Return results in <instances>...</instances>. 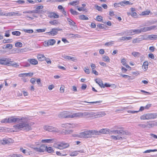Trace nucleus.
Wrapping results in <instances>:
<instances>
[{"label": "nucleus", "mask_w": 157, "mask_h": 157, "mask_svg": "<svg viewBox=\"0 0 157 157\" xmlns=\"http://www.w3.org/2000/svg\"><path fill=\"white\" fill-rule=\"evenodd\" d=\"M28 119L26 117L13 116L5 118L2 120L1 122L5 123H19L13 125V127L15 129L14 131L19 132L21 130L28 131L32 129L31 126L34 123L28 122Z\"/></svg>", "instance_id": "nucleus-1"}, {"label": "nucleus", "mask_w": 157, "mask_h": 157, "mask_svg": "<svg viewBox=\"0 0 157 157\" xmlns=\"http://www.w3.org/2000/svg\"><path fill=\"white\" fill-rule=\"evenodd\" d=\"M97 131L96 130H87L82 132L78 134L73 135V136L80 138H91L92 135H97Z\"/></svg>", "instance_id": "nucleus-2"}, {"label": "nucleus", "mask_w": 157, "mask_h": 157, "mask_svg": "<svg viewBox=\"0 0 157 157\" xmlns=\"http://www.w3.org/2000/svg\"><path fill=\"white\" fill-rule=\"evenodd\" d=\"M157 118V113H148L141 116L140 118L142 120L154 119Z\"/></svg>", "instance_id": "nucleus-3"}, {"label": "nucleus", "mask_w": 157, "mask_h": 157, "mask_svg": "<svg viewBox=\"0 0 157 157\" xmlns=\"http://www.w3.org/2000/svg\"><path fill=\"white\" fill-rule=\"evenodd\" d=\"M90 115H92L93 114H90L89 113L86 112H79L75 113H71V118H79L83 116H87Z\"/></svg>", "instance_id": "nucleus-4"}, {"label": "nucleus", "mask_w": 157, "mask_h": 157, "mask_svg": "<svg viewBox=\"0 0 157 157\" xmlns=\"http://www.w3.org/2000/svg\"><path fill=\"white\" fill-rule=\"evenodd\" d=\"M30 147L33 148L35 151L39 152H44L47 148V146L44 144H42L38 147H34L33 145L30 146Z\"/></svg>", "instance_id": "nucleus-5"}, {"label": "nucleus", "mask_w": 157, "mask_h": 157, "mask_svg": "<svg viewBox=\"0 0 157 157\" xmlns=\"http://www.w3.org/2000/svg\"><path fill=\"white\" fill-rule=\"evenodd\" d=\"M110 133L109 134H122L123 135H127L128 133V132L126 131H124L123 130H119L114 129L110 130Z\"/></svg>", "instance_id": "nucleus-6"}, {"label": "nucleus", "mask_w": 157, "mask_h": 157, "mask_svg": "<svg viewBox=\"0 0 157 157\" xmlns=\"http://www.w3.org/2000/svg\"><path fill=\"white\" fill-rule=\"evenodd\" d=\"M43 128L45 130L48 132L56 133H58L59 132V130L57 128L52 126L45 125L44 126Z\"/></svg>", "instance_id": "nucleus-7"}, {"label": "nucleus", "mask_w": 157, "mask_h": 157, "mask_svg": "<svg viewBox=\"0 0 157 157\" xmlns=\"http://www.w3.org/2000/svg\"><path fill=\"white\" fill-rule=\"evenodd\" d=\"M69 144L68 143L61 142L58 144L55 147L60 149H63L69 147Z\"/></svg>", "instance_id": "nucleus-8"}, {"label": "nucleus", "mask_w": 157, "mask_h": 157, "mask_svg": "<svg viewBox=\"0 0 157 157\" xmlns=\"http://www.w3.org/2000/svg\"><path fill=\"white\" fill-rule=\"evenodd\" d=\"M133 3L128 1H126L125 0L120 2L119 3H115L114 4V7L117 8L119 7L120 5L121 6H124L126 5H132Z\"/></svg>", "instance_id": "nucleus-9"}, {"label": "nucleus", "mask_w": 157, "mask_h": 157, "mask_svg": "<svg viewBox=\"0 0 157 157\" xmlns=\"http://www.w3.org/2000/svg\"><path fill=\"white\" fill-rule=\"evenodd\" d=\"M62 29L58 28H54L52 29L51 31L46 33L49 36H55L57 34L58 31L61 30Z\"/></svg>", "instance_id": "nucleus-10"}, {"label": "nucleus", "mask_w": 157, "mask_h": 157, "mask_svg": "<svg viewBox=\"0 0 157 157\" xmlns=\"http://www.w3.org/2000/svg\"><path fill=\"white\" fill-rule=\"evenodd\" d=\"M110 130L108 128L102 129L99 131H97V135H100V134H109L110 133Z\"/></svg>", "instance_id": "nucleus-11"}, {"label": "nucleus", "mask_w": 157, "mask_h": 157, "mask_svg": "<svg viewBox=\"0 0 157 157\" xmlns=\"http://www.w3.org/2000/svg\"><path fill=\"white\" fill-rule=\"evenodd\" d=\"M144 40V38L143 36H141L138 38L134 39L132 40V43L133 44L138 43L140 41Z\"/></svg>", "instance_id": "nucleus-12"}, {"label": "nucleus", "mask_w": 157, "mask_h": 157, "mask_svg": "<svg viewBox=\"0 0 157 157\" xmlns=\"http://www.w3.org/2000/svg\"><path fill=\"white\" fill-rule=\"evenodd\" d=\"M43 8V6L41 5L37 6L35 10H33L34 13H40L42 12V9Z\"/></svg>", "instance_id": "nucleus-13"}, {"label": "nucleus", "mask_w": 157, "mask_h": 157, "mask_svg": "<svg viewBox=\"0 0 157 157\" xmlns=\"http://www.w3.org/2000/svg\"><path fill=\"white\" fill-rule=\"evenodd\" d=\"M10 60V59L9 58H4L1 59L0 58V64L2 65H7V62Z\"/></svg>", "instance_id": "nucleus-14"}, {"label": "nucleus", "mask_w": 157, "mask_h": 157, "mask_svg": "<svg viewBox=\"0 0 157 157\" xmlns=\"http://www.w3.org/2000/svg\"><path fill=\"white\" fill-rule=\"evenodd\" d=\"M11 59H10V60H9V62H7V65L13 66L14 67H16L19 66V65L18 64H17L14 61H11Z\"/></svg>", "instance_id": "nucleus-15"}, {"label": "nucleus", "mask_w": 157, "mask_h": 157, "mask_svg": "<svg viewBox=\"0 0 157 157\" xmlns=\"http://www.w3.org/2000/svg\"><path fill=\"white\" fill-rule=\"evenodd\" d=\"M1 141L0 143H1L3 144H8L10 143L11 140V139H8L6 138L3 139L2 140H0Z\"/></svg>", "instance_id": "nucleus-16"}, {"label": "nucleus", "mask_w": 157, "mask_h": 157, "mask_svg": "<svg viewBox=\"0 0 157 157\" xmlns=\"http://www.w3.org/2000/svg\"><path fill=\"white\" fill-rule=\"evenodd\" d=\"M94 80L96 83L98 84L101 88H104V87L103 86V82L101 79L96 78Z\"/></svg>", "instance_id": "nucleus-17"}, {"label": "nucleus", "mask_w": 157, "mask_h": 157, "mask_svg": "<svg viewBox=\"0 0 157 157\" xmlns=\"http://www.w3.org/2000/svg\"><path fill=\"white\" fill-rule=\"evenodd\" d=\"M28 61L32 65H36L38 64L37 61L35 59H29Z\"/></svg>", "instance_id": "nucleus-18"}, {"label": "nucleus", "mask_w": 157, "mask_h": 157, "mask_svg": "<svg viewBox=\"0 0 157 157\" xmlns=\"http://www.w3.org/2000/svg\"><path fill=\"white\" fill-rule=\"evenodd\" d=\"M148 38L151 40H157V34H151L148 36Z\"/></svg>", "instance_id": "nucleus-19"}, {"label": "nucleus", "mask_w": 157, "mask_h": 157, "mask_svg": "<svg viewBox=\"0 0 157 157\" xmlns=\"http://www.w3.org/2000/svg\"><path fill=\"white\" fill-rule=\"evenodd\" d=\"M54 140V139H53L42 140L41 142L42 143H53Z\"/></svg>", "instance_id": "nucleus-20"}, {"label": "nucleus", "mask_w": 157, "mask_h": 157, "mask_svg": "<svg viewBox=\"0 0 157 157\" xmlns=\"http://www.w3.org/2000/svg\"><path fill=\"white\" fill-rule=\"evenodd\" d=\"M132 39V37L129 36H124L122 37L121 38H120L119 39L120 41H121L122 40L125 41V40H130Z\"/></svg>", "instance_id": "nucleus-21"}, {"label": "nucleus", "mask_w": 157, "mask_h": 157, "mask_svg": "<svg viewBox=\"0 0 157 157\" xmlns=\"http://www.w3.org/2000/svg\"><path fill=\"white\" fill-rule=\"evenodd\" d=\"M83 153V151H75L71 152L70 155V156H76L78 154V152Z\"/></svg>", "instance_id": "nucleus-22"}, {"label": "nucleus", "mask_w": 157, "mask_h": 157, "mask_svg": "<svg viewBox=\"0 0 157 157\" xmlns=\"http://www.w3.org/2000/svg\"><path fill=\"white\" fill-rule=\"evenodd\" d=\"M49 23L53 25H58L60 23L57 20H54L50 21Z\"/></svg>", "instance_id": "nucleus-23"}, {"label": "nucleus", "mask_w": 157, "mask_h": 157, "mask_svg": "<svg viewBox=\"0 0 157 157\" xmlns=\"http://www.w3.org/2000/svg\"><path fill=\"white\" fill-rule=\"evenodd\" d=\"M14 12H10L8 13H0V16H14Z\"/></svg>", "instance_id": "nucleus-24"}, {"label": "nucleus", "mask_w": 157, "mask_h": 157, "mask_svg": "<svg viewBox=\"0 0 157 157\" xmlns=\"http://www.w3.org/2000/svg\"><path fill=\"white\" fill-rule=\"evenodd\" d=\"M148 63L147 61H145L143 65L142 68H144V71H146L148 68Z\"/></svg>", "instance_id": "nucleus-25"}, {"label": "nucleus", "mask_w": 157, "mask_h": 157, "mask_svg": "<svg viewBox=\"0 0 157 157\" xmlns=\"http://www.w3.org/2000/svg\"><path fill=\"white\" fill-rule=\"evenodd\" d=\"M147 125V126L148 125L149 126V128H151L154 126H157V122H155V121H153L151 123H148Z\"/></svg>", "instance_id": "nucleus-26"}, {"label": "nucleus", "mask_w": 157, "mask_h": 157, "mask_svg": "<svg viewBox=\"0 0 157 157\" xmlns=\"http://www.w3.org/2000/svg\"><path fill=\"white\" fill-rule=\"evenodd\" d=\"M126 32L125 35H134V33L133 32V29H130L127 30Z\"/></svg>", "instance_id": "nucleus-27"}, {"label": "nucleus", "mask_w": 157, "mask_h": 157, "mask_svg": "<svg viewBox=\"0 0 157 157\" xmlns=\"http://www.w3.org/2000/svg\"><path fill=\"white\" fill-rule=\"evenodd\" d=\"M67 21L70 25H72L74 27L76 26V23L70 18H67Z\"/></svg>", "instance_id": "nucleus-28"}, {"label": "nucleus", "mask_w": 157, "mask_h": 157, "mask_svg": "<svg viewBox=\"0 0 157 157\" xmlns=\"http://www.w3.org/2000/svg\"><path fill=\"white\" fill-rule=\"evenodd\" d=\"M38 59L40 61H43L45 59V57L43 55H39L37 56Z\"/></svg>", "instance_id": "nucleus-29"}, {"label": "nucleus", "mask_w": 157, "mask_h": 157, "mask_svg": "<svg viewBox=\"0 0 157 157\" xmlns=\"http://www.w3.org/2000/svg\"><path fill=\"white\" fill-rule=\"evenodd\" d=\"M79 3V1L78 0L70 2L69 4H70L72 6H75L78 5Z\"/></svg>", "instance_id": "nucleus-30"}, {"label": "nucleus", "mask_w": 157, "mask_h": 157, "mask_svg": "<svg viewBox=\"0 0 157 157\" xmlns=\"http://www.w3.org/2000/svg\"><path fill=\"white\" fill-rule=\"evenodd\" d=\"M50 17L51 18H58L59 16L54 13H51L50 14Z\"/></svg>", "instance_id": "nucleus-31"}, {"label": "nucleus", "mask_w": 157, "mask_h": 157, "mask_svg": "<svg viewBox=\"0 0 157 157\" xmlns=\"http://www.w3.org/2000/svg\"><path fill=\"white\" fill-rule=\"evenodd\" d=\"M13 48V45L12 44H8L6 45H4L3 47V48H8L10 49H11Z\"/></svg>", "instance_id": "nucleus-32"}, {"label": "nucleus", "mask_w": 157, "mask_h": 157, "mask_svg": "<svg viewBox=\"0 0 157 157\" xmlns=\"http://www.w3.org/2000/svg\"><path fill=\"white\" fill-rule=\"evenodd\" d=\"M79 18L80 19L83 20H86L89 19L88 17L83 15H80Z\"/></svg>", "instance_id": "nucleus-33"}, {"label": "nucleus", "mask_w": 157, "mask_h": 157, "mask_svg": "<svg viewBox=\"0 0 157 157\" xmlns=\"http://www.w3.org/2000/svg\"><path fill=\"white\" fill-rule=\"evenodd\" d=\"M49 45H52L55 44L56 41L55 40L51 39L48 40Z\"/></svg>", "instance_id": "nucleus-34"}, {"label": "nucleus", "mask_w": 157, "mask_h": 157, "mask_svg": "<svg viewBox=\"0 0 157 157\" xmlns=\"http://www.w3.org/2000/svg\"><path fill=\"white\" fill-rule=\"evenodd\" d=\"M67 0H48L47 1V2H63L66 1Z\"/></svg>", "instance_id": "nucleus-35"}, {"label": "nucleus", "mask_w": 157, "mask_h": 157, "mask_svg": "<svg viewBox=\"0 0 157 157\" xmlns=\"http://www.w3.org/2000/svg\"><path fill=\"white\" fill-rule=\"evenodd\" d=\"M9 157H23V156L20 154H14L10 155Z\"/></svg>", "instance_id": "nucleus-36"}, {"label": "nucleus", "mask_w": 157, "mask_h": 157, "mask_svg": "<svg viewBox=\"0 0 157 157\" xmlns=\"http://www.w3.org/2000/svg\"><path fill=\"white\" fill-rule=\"evenodd\" d=\"M23 31H24L25 33H32L33 32V31L32 29H23Z\"/></svg>", "instance_id": "nucleus-37"}, {"label": "nucleus", "mask_w": 157, "mask_h": 157, "mask_svg": "<svg viewBox=\"0 0 157 157\" xmlns=\"http://www.w3.org/2000/svg\"><path fill=\"white\" fill-rule=\"evenodd\" d=\"M132 54L135 57H139L141 55L139 52H132Z\"/></svg>", "instance_id": "nucleus-38"}, {"label": "nucleus", "mask_w": 157, "mask_h": 157, "mask_svg": "<svg viewBox=\"0 0 157 157\" xmlns=\"http://www.w3.org/2000/svg\"><path fill=\"white\" fill-rule=\"evenodd\" d=\"M156 22L155 21H148L146 23V24L144 25V26L145 25H151L152 24H153L155 23Z\"/></svg>", "instance_id": "nucleus-39"}, {"label": "nucleus", "mask_w": 157, "mask_h": 157, "mask_svg": "<svg viewBox=\"0 0 157 157\" xmlns=\"http://www.w3.org/2000/svg\"><path fill=\"white\" fill-rule=\"evenodd\" d=\"M103 60L104 61L109 62L110 59L108 56H105L103 57Z\"/></svg>", "instance_id": "nucleus-40"}, {"label": "nucleus", "mask_w": 157, "mask_h": 157, "mask_svg": "<svg viewBox=\"0 0 157 157\" xmlns=\"http://www.w3.org/2000/svg\"><path fill=\"white\" fill-rule=\"evenodd\" d=\"M71 13L73 15H78L79 13L75 10H74L73 9H71L70 10Z\"/></svg>", "instance_id": "nucleus-41"}, {"label": "nucleus", "mask_w": 157, "mask_h": 157, "mask_svg": "<svg viewBox=\"0 0 157 157\" xmlns=\"http://www.w3.org/2000/svg\"><path fill=\"white\" fill-rule=\"evenodd\" d=\"M12 33L13 35L18 36L20 35L21 33L19 31H15L12 32Z\"/></svg>", "instance_id": "nucleus-42"}, {"label": "nucleus", "mask_w": 157, "mask_h": 157, "mask_svg": "<svg viewBox=\"0 0 157 157\" xmlns=\"http://www.w3.org/2000/svg\"><path fill=\"white\" fill-rule=\"evenodd\" d=\"M20 150L21 151H22L23 153L26 154V155H28V154H29V152L28 151L25 149H23L22 148H20Z\"/></svg>", "instance_id": "nucleus-43"}, {"label": "nucleus", "mask_w": 157, "mask_h": 157, "mask_svg": "<svg viewBox=\"0 0 157 157\" xmlns=\"http://www.w3.org/2000/svg\"><path fill=\"white\" fill-rule=\"evenodd\" d=\"M68 128H74L76 127L77 125L75 123H69Z\"/></svg>", "instance_id": "nucleus-44"}, {"label": "nucleus", "mask_w": 157, "mask_h": 157, "mask_svg": "<svg viewBox=\"0 0 157 157\" xmlns=\"http://www.w3.org/2000/svg\"><path fill=\"white\" fill-rule=\"evenodd\" d=\"M13 40L12 39L6 40L4 39L3 40V42L4 43H10L12 42Z\"/></svg>", "instance_id": "nucleus-45"}, {"label": "nucleus", "mask_w": 157, "mask_h": 157, "mask_svg": "<svg viewBox=\"0 0 157 157\" xmlns=\"http://www.w3.org/2000/svg\"><path fill=\"white\" fill-rule=\"evenodd\" d=\"M27 2L26 3H30L32 4H34L36 3L37 2L35 1V0L34 1H33L32 0H26Z\"/></svg>", "instance_id": "nucleus-46"}, {"label": "nucleus", "mask_w": 157, "mask_h": 157, "mask_svg": "<svg viewBox=\"0 0 157 157\" xmlns=\"http://www.w3.org/2000/svg\"><path fill=\"white\" fill-rule=\"evenodd\" d=\"M157 151V149H154V150H147L145 151L144 152V153H150V152H155V151Z\"/></svg>", "instance_id": "nucleus-47"}, {"label": "nucleus", "mask_w": 157, "mask_h": 157, "mask_svg": "<svg viewBox=\"0 0 157 157\" xmlns=\"http://www.w3.org/2000/svg\"><path fill=\"white\" fill-rule=\"evenodd\" d=\"M22 45V44L21 42H17L15 44V46L16 47H21Z\"/></svg>", "instance_id": "nucleus-48"}, {"label": "nucleus", "mask_w": 157, "mask_h": 157, "mask_svg": "<svg viewBox=\"0 0 157 157\" xmlns=\"http://www.w3.org/2000/svg\"><path fill=\"white\" fill-rule=\"evenodd\" d=\"M66 114V112H61L59 114V117L66 118V117H65Z\"/></svg>", "instance_id": "nucleus-49"}, {"label": "nucleus", "mask_w": 157, "mask_h": 157, "mask_svg": "<svg viewBox=\"0 0 157 157\" xmlns=\"http://www.w3.org/2000/svg\"><path fill=\"white\" fill-rule=\"evenodd\" d=\"M66 118H71V113L70 112H66Z\"/></svg>", "instance_id": "nucleus-50"}, {"label": "nucleus", "mask_w": 157, "mask_h": 157, "mask_svg": "<svg viewBox=\"0 0 157 157\" xmlns=\"http://www.w3.org/2000/svg\"><path fill=\"white\" fill-rule=\"evenodd\" d=\"M46 150H47V151L48 152V153H51L53 151L52 148V147H47Z\"/></svg>", "instance_id": "nucleus-51"}, {"label": "nucleus", "mask_w": 157, "mask_h": 157, "mask_svg": "<svg viewBox=\"0 0 157 157\" xmlns=\"http://www.w3.org/2000/svg\"><path fill=\"white\" fill-rule=\"evenodd\" d=\"M97 26L99 27V28L100 29H105L104 25L103 24H98L97 25Z\"/></svg>", "instance_id": "nucleus-52"}, {"label": "nucleus", "mask_w": 157, "mask_h": 157, "mask_svg": "<svg viewBox=\"0 0 157 157\" xmlns=\"http://www.w3.org/2000/svg\"><path fill=\"white\" fill-rule=\"evenodd\" d=\"M69 36H70L71 37L73 38H75L77 37H78L79 35L77 34H70Z\"/></svg>", "instance_id": "nucleus-53"}, {"label": "nucleus", "mask_w": 157, "mask_h": 157, "mask_svg": "<svg viewBox=\"0 0 157 157\" xmlns=\"http://www.w3.org/2000/svg\"><path fill=\"white\" fill-rule=\"evenodd\" d=\"M133 32L134 33V34H138L141 33L140 29H133Z\"/></svg>", "instance_id": "nucleus-54"}, {"label": "nucleus", "mask_w": 157, "mask_h": 157, "mask_svg": "<svg viewBox=\"0 0 157 157\" xmlns=\"http://www.w3.org/2000/svg\"><path fill=\"white\" fill-rule=\"evenodd\" d=\"M68 123L63 124H61V127L63 128H68Z\"/></svg>", "instance_id": "nucleus-55"}, {"label": "nucleus", "mask_w": 157, "mask_h": 157, "mask_svg": "<svg viewBox=\"0 0 157 157\" xmlns=\"http://www.w3.org/2000/svg\"><path fill=\"white\" fill-rule=\"evenodd\" d=\"M66 129H63L62 131L59 130V132L58 133H60L63 135H66Z\"/></svg>", "instance_id": "nucleus-56"}, {"label": "nucleus", "mask_w": 157, "mask_h": 157, "mask_svg": "<svg viewBox=\"0 0 157 157\" xmlns=\"http://www.w3.org/2000/svg\"><path fill=\"white\" fill-rule=\"evenodd\" d=\"M46 30V28H44L43 29H37L36 31L38 33H42L44 32Z\"/></svg>", "instance_id": "nucleus-57"}, {"label": "nucleus", "mask_w": 157, "mask_h": 157, "mask_svg": "<svg viewBox=\"0 0 157 157\" xmlns=\"http://www.w3.org/2000/svg\"><path fill=\"white\" fill-rule=\"evenodd\" d=\"M150 13V11H145L143 12L142 13V14L143 15H148Z\"/></svg>", "instance_id": "nucleus-58"}, {"label": "nucleus", "mask_w": 157, "mask_h": 157, "mask_svg": "<svg viewBox=\"0 0 157 157\" xmlns=\"http://www.w3.org/2000/svg\"><path fill=\"white\" fill-rule=\"evenodd\" d=\"M84 71L87 74H89L90 73V71L88 67H85L84 68Z\"/></svg>", "instance_id": "nucleus-59"}, {"label": "nucleus", "mask_w": 157, "mask_h": 157, "mask_svg": "<svg viewBox=\"0 0 157 157\" xmlns=\"http://www.w3.org/2000/svg\"><path fill=\"white\" fill-rule=\"evenodd\" d=\"M151 30H155L157 29V25L150 26Z\"/></svg>", "instance_id": "nucleus-60"}, {"label": "nucleus", "mask_w": 157, "mask_h": 157, "mask_svg": "<svg viewBox=\"0 0 157 157\" xmlns=\"http://www.w3.org/2000/svg\"><path fill=\"white\" fill-rule=\"evenodd\" d=\"M66 132L67 135L72 133L73 132V131L70 129H66Z\"/></svg>", "instance_id": "nucleus-61"}, {"label": "nucleus", "mask_w": 157, "mask_h": 157, "mask_svg": "<svg viewBox=\"0 0 157 157\" xmlns=\"http://www.w3.org/2000/svg\"><path fill=\"white\" fill-rule=\"evenodd\" d=\"M96 19L99 21H101L102 20V17L101 16H98L96 18Z\"/></svg>", "instance_id": "nucleus-62"}, {"label": "nucleus", "mask_w": 157, "mask_h": 157, "mask_svg": "<svg viewBox=\"0 0 157 157\" xmlns=\"http://www.w3.org/2000/svg\"><path fill=\"white\" fill-rule=\"evenodd\" d=\"M27 75L26 73H21L18 75V76L19 77H25L27 76Z\"/></svg>", "instance_id": "nucleus-63"}, {"label": "nucleus", "mask_w": 157, "mask_h": 157, "mask_svg": "<svg viewBox=\"0 0 157 157\" xmlns=\"http://www.w3.org/2000/svg\"><path fill=\"white\" fill-rule=\"evenodd\" d=\"M138 125L140 127L143 128H145L147 127V125L145 124H139Z\"/></svg>", "instance_id": "nucleus-64"}]
</instances>
